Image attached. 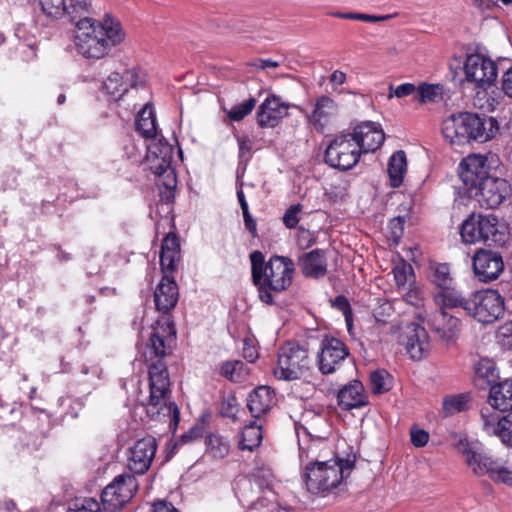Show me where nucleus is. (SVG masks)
I'll use <instances>...</instances> for the list:
<instances>
[{"label":"nucleus","instance_id":"nucleus-1","mask_svg":"<svg viewBox=\"0 0 512 512\" xmlns=\"http://www.w3.org/2000/svg\"><path fill=\"white\" fill-rule=\"evenodd\" d=\"M176 341L173 322L162 317L152 325L142 356L148 367L150 394L145 404L147 415L177 427L180 412L170 401V378L164 358L172 353Z\"/></svg>","mask_w":512,"mask_h":512},{"label":"nucleus","instance_id":"nucleus-2","mask_svg":"<svg viewBox=\"0 0 512 512\" xmlns=\"http://www.w3.org/2000/svg\"><path fill=\"white\" fill-rule=\"evenodd\" d=\"M76 26L74 43L76 50L85 58L101 59L125 39L121 22L106 14L101 20H94L87 14L73 22Z\"/></svg>","mask_w":512,"mask_h":512},{"label":"nucleus","instance_id":"nucleus-3","mask_svg":"<svg viewBox=\"0 0 512 512\" xmlns=\"http://www.w3.org/2000/svg\"><path fill=\"white\" fill-rule=\"evenodd\" d=\"M136 130L151 142L147 145L146 163L157 176V184L168 190L177 186L176 173L172 167L174 148L165 139L158 138L156 117L153 108L146 104L136 118Z\"/></svg>","mask_w":512,"mask_h":512},{"label":"nucleus","instance_id":"nucleus-4","mask_svg":"<svg viewBox=\"0 0 512 512\" xmlns=\"http://www.w3.org/2000/svg\"><path fill=\"white\" fill-rule=\"evenodd\" d=\"M250 260L252 278L258 287L260 300L273 304L272 292H282L291 285L295 272L294 262L289 257L274 255L265 263L260 251H253Z\"/></svg>","mask_w":512,"mask_h":512},{"label":"nucleus","instance_id":"nucleus-5","mask_svg":"<svg viewBox=\"0 0 512 512\" xmlns=\"http://www.w3.org/2000/svg\"><path fill=\"white\" fill-rule=\"evenodd\" d=\"M465 456L476 476H488L493 482L512 486V464L503 457L491 455L458 434H450V446Z\"/></svg>","mask_w":512,"mask_h":512},{"label":"nucleus","instance_id":"nucleus-6","mask_svg":"<svg viewBox=\"0 0 512 512\" xmlns=\"http://www.w3.org/2000/svg\"><path fill=\"white\" fill-rule=\"evenodd\" d=\"M355 455L332 458L316 466H305V484L312 494L326 495L339 487L354 468Z\"/></svg>","mask_w":512,"mask_h":512},{"label":"nucleus","instance_id":"nucleus-7","mask_svg":"<svg viewBox=\"0 0 512 512\" xmlns=\"http://www.w3.org/2000/svg\"><path fill=\"white\" fill-rule=\"evenodd\" d=\"M234 490L240 503L250 510L267 508V512H292L291 509L277 504L276 492L269 483L263 485L256 474L252 478H239Z\"/></svg>","mask_w":512,"mask_h":512},{"label":"nucleus","instance_id":"nucleus-8","mask_svg":"<svg viewBox=\"0 0 512 512\" xmlns=\"http://www.w3.org/2000/svg\"><path fill=\"white\" fill-rule=\"evenodd\" d=\"M465 243L483 241L488 245H504L508 239L507 226L494 214H472L460 230Z\"/></svg>","mask_w":512,"mask_h":512},{"label":"nucleus","instance_id":"nucleus-9","mask_svg":"<svg viewBox=\"0 0 512 512\" xmlns=\"http://www.w3.org/2000/svg\"><path fill=\"white\" fill-rule=\"evenodd\" d=\"M312 367L308 349L296 342H287L278 351L274 376L279 380L293 381L306 377Z\"/></svg>","mask_w":512,"mask_h":512},{"label":"nucleus","instance_id":"nucleus-10","mask_svg":"<svg viewBox=\"0 0 512 512\" xmlns=\"http://www.w3.org/2000/svg\"><path fill=\"white\" fill-rule=\"evenodd\" d=\"M450 120L458 142L475 140L483 143L493 138L498 129L497 121L492 117H480L470 112L452 115Z\"/></svg>","mask_w":512,"mask_h":512},{"label":"nucleus","instance_id":"nucleus-11","mask_svg":"<svg viewBox=\"0 0 512 512\" xmlns=\"http://www.w3.org/2000/svg\"><path fill=\"white\" fill-rule=\"evenodd\" d=\"M361 157L360 148L349 131L335 135L329 142L324 161L327 165L341 171H348L355 167Z\"/></svg>","mask_w":512,"mask_h":512},{"label":"nucleus","instance_id":"nucleus-12","mask_svg":"<svg viewBox=\"0 0 512 512\" xmlns=\"http://www.w3.org/2000/svg\"><path fill=\"white\" fill-rule=\"evenodd\" d=\"M138 490V481L132 474H121L108 484L101 494L105 510L117 512L134 497Z\"/></svg>","mask_w":512,"mask_h":512},{"label":"nucleus","instance_id":"nucleus-13","mask_svg":"<svg viewBox=\"0 0 512 512\" xmlns=\"http://www.w3.org/2000/svg\"><path fill=\"white\" fill-rule=\"evenodd\" d=\"M465 79L476 88L487 90L497 79V65L491 59L480 54H470L464 61Z\"/></svg>","mask_w":512,"mask_h":512},{"label":"nucleus","instance_id":"nucleus-14","mask_svg":"<svg viewBox=\"0 0 512 512\" xmlns=\"http://www.w3.org/2000/svg\"><path fill=\"white\" fill-rule=\"evenodd\" d=\"M504 314V301L496 290H482L473 294L470 315L478 322L490 324Z\"/></svg>","mask_w":512,"mask_h":512},{"label":"nucleus","instance_id":"nucleus-15","mask_svg":"<svg viewBox=\"0 0 512 512\" xmlns=\"http://www.w3.org/2000/svg\"><path fill=\"white\" fill-rule=\"evenodd\" d=\"M511 186L507 180L489 176L474 190L473 196L480 207L495 209L510 195Z\"/></svg>","mask_w":512,"mask_h":512},{"label":"nucleus","instance_id":"nucleus-16","mask_svg":"<svg viewBox=\"0 0 512 512\" xmlns=\"http://www.w3.org/2000/svg\"><path fill=\"white\" fill-rule=\"evenodd\" d=\"M457 171L460 180L470 193L490 176L488 159L481 154H470L464 157L459 163Z\"/></svg>","mask_w":512,"mask_h":512},{"label":"nucleus","instance_id":"nucleus-17","mask_svg":"<svg viewBox=\"0 0 512 512\" xmlns=\"http://www.w3.org/2000/svg\"><path fill=\"white\" fill-rule=\"evenodd\" d=\"M44 15L57 19L67 15L71 22L89 13V0H38Z\"/></svg>","mask_w":512,"mask_h":512},{"label":"nucleus","instance_id":"nucleus-18","mask_svg":"<svg viewBox=\"0 0 512 512\" xmlns=\"http://www.w3.org/2000/svg\"><path fill=\"white\" fill-rule=\"evenodd\" d=\"M473 270L481 282L497 279L504 270V261L499 252L480 249L473 256Z\"/></svg>","mask_w":512,"mask_h":512},{"label":"nucleus","instance_id":"nucleus-19","mask_svg":"<svg viewBox=\"0 0 512 512\" xmlns=\"http://www.w3.org/2000/svg\"><path fill=\"white\" fill-rule=\"evenodd\" d=\"M144 83L145 78L142 73L136 69H126L122 74L111 73L103 82V90L115 100H119L128 92L129 88H138Z\"/></svg>","mask_w":512,"mask_h":512},{"label":"nucleus","instance_id":"nucleus-20","mask_svg":"<svg viewBox=\"0 0 512 512\" xmlns=\"http://www.w3.org/2000/svg\"><path fill=\"white\" fill-rule=\"evenodd\" d=\"M346 345L334 337H325L321 341L320 352L318 354L319 370L323 374L335 372L340 363L348 356Z\"/></svg>","mask_w":512,"mask_h":512},{"label":"nucleus","instance_id":"nucleus-21","mask_svg":"<svg viewBox=\"0 0 512 512\" xmlns=\"http://www.w3.org/2000/svg\"><path fill=\"white\" fill-rule=\"evenodd\" d=\"M157 451L156 439L152 436L138 440L129 450L127 466L135 474H144L150 468Z\"/></svg>","mask_w":512,"mask_h":512},{"label":"nucleus","instance_id":"nucleus-22","mask_svg":"<svg viewBox=\"0 0 512 512\" xmlns=\"http://www.w3.org/2000/svg\"><path fill=\"white\" fill-rule=\"evenodd\" d=\"M291 107L276 95L268 96L259 106L256 117L257 123L262 128H274L288 115Z\"/></svg>","mask_w":512,"mask_h":512},{"label":"nucleus","instance_id":"nucleus-23","mask_svg":"<svg viewBox=\"0 0 512 512\" xmlns=\"http://www.w3.org/2000/svg\"><path fill=\"white\" fill-rule=\"evenodd\" d=\"M349 133L358 142L361 155L376 151L382 146L385 139L383 130L374 122H363Z\"/></svg>","mask_w":512,"mask_h":512},{"label":"nucleus","instance_id":"nucleus-24","mask_svg":"<svg viewBox=\"0 0 512 512\" xmlns=\"http://www.w3.org/2000/svg\"><path fill=\"white\" fill-rule=\"evenodd\" d=\"M172 274L173 273H163V277L154 291L156 309L163 313L172 310L179 299L178 285Z\"/></svg>","mask_w":512,"mask_h":512},{"label":"nucleus","instance_id":"nucleus-25","mask_svg":"<svg viewBox=\"0 0 512 512\" xmlns=\"http://www.w3.org/2000/svg\"><path fill=\"white\" fill-rule=\"evenodd\" d=\"M331 453L327 442L322 438L299 440V459L305 470V466H316L326 459Z\"/></svg>","mask_w":512,"mask_h":512},{"label":"nucleus","instance_id":"nucleus-26","mask_svg":"<svg viewBox=\"0 0 512 512\" xmlns=\"http://www.w3.org/2000/svg\"><path fill=\"white\" fill-rule=\"evenodd\" d=\"M403 343L412 359H422L429 348L428 334L425 328L417 323L408 324L403 333Z\"/></svg>","mask_w":512,"mask_h":512},{"label":"nucleus","instance_id":"nucleus-27","mask_svg":"<svg viewBox=\"0 0 512 512\" xmlns=\"http://www.w3.org/2000/svg\"><path fill=\"white\" fill-rule=\"evenodd\" d=\"M298 264L302 274L308 278L319 279L327 273V260L321 249L304 253L299 257Z\"/></svg>","mask_w":512,"mask_h":512},{"label":"nucleus","instance_id":"nucleus-28","mask_svg":"<svg viewBox=\"0 0 512 512\" xmlns=\"http://www.w3.org/2000/svg\"><path fill=\"white\" fill-rule=\"evenodd\" d=\"M338 404L343 410L365 406L368 402L363 384L354 380L344 385L337 394Z\"/></svg>","mask_w":512,"mask_h":512},{"label":"nucleus","instance_id":"nucleus-29","mask_svg":"<svg viewBox=\"0 0 512 512\" xmlns=\"http://www.w3.org/2000/svg\"><path fill=\"white\" fill-rule=\"evenodd\" d=\"M275 404V393L268 386H259L249 393L247 407L251 415L259 418Z\"/></svg>","mask_w":512,"mask_h":512},{"label":"nucleus","instance_id":"nucleus-30","mask_svg":"<svg viewBox=\"0 0 512 512\" xmlns=\"http://www.w3.org/2000/svg\"><path fill=\"white\" fill-rule=\"evenodd\" d=\"M336 113L337 104L335 101L328 96L322 95L317 98L309 119L314 128L322 132Z\"/></svg>","mask_w":512,"mask_h":512},{"label":"nucleus","instance_id":"nucleus-31","mask_svg":"<svg viewBox=\"0 0 512 512\" xmlns=\"http://www.w3.org/2000/svg\"><path fill=\"white\" fill-rule=\"evenodd\" d=\"M180 259L179 239L174 233H169L163 239L160 252V266L162 273H173Z\"/></svg>","mask_w":512,"mask_h":512},{"label":"nucleus","instance_id":"nucleus-32","mask_svg":"<svg viewBox=\"0 0 512 512\" xmlns=\"http://www.w3.org/2000/svg\"><path fill=\"white\" fill-rule=\"evenodd\" d=\"M430 275L432 283L436 286L434 301L440 307L441 314H446V301L448 300V265L446 263L431 266Z\"/></svg>","mask_w":512,"mask_h":512},{"label":"nucleus","instance_id":"nucleus-33","mask_svg":"<svg viewBox=\"0 0 512 512\" xmlns=\"http://www.w3.org/2000/svg\"><path fill=\"white\" fill-rule=\"evenodd\" d=\"M489 404L501 412L512 411V380L491 385Z\"/></svg>","mask_w":512,"mask_h":512},{"label":"nucleus","instance_id":"nucleus-34","mask_svg":"<svg viewBox=\"0 0 512 512\" xmlns=\"http://www.w3.org/2000/svg\"><path fill=\"white\" fill-rule=\"evenodd\" d=\"M387 172L391 187H400L407 172V157L403 150H398L390 156Z\"/></svg>","mask_w":512,"mask_h":512},{"label":"nucleus","instance_id":"nucleus-35","mask_svg":"<svg viewBox=\"0 0 512 512\" xmlns=\"http://www.w3.org/2000/svg\"><path fill=\"white\" fill-rule=\"evenodd\" d=\"M262 439L261 425L253 421L243 428L238 442V448L241 451L252 452L260 446Z\"/></svg>","mask_w":512,"mask_h":512},{"label":"nucleus","instance_id":"nucleus-36","mask_svg":"<svg viewBox=\"0 0 512 512\" xmlns=\"http://www.w3.org/2000/svg\"><path fill=\"white\" fill-rule=\"evenodd\" d=\"M444 94V85L422 82L418 85V95L414 99L420 104L438 103L443 100Z\"/></svg>","mask_w":512,"mask_h":512},{"label":"nucleus","instance_id":"nucleus-37","mask_svg":"<svg viewBox=\"0 0 512 512\" xmlns=\"http://www.w3.org/2000/svg\"><path fill=\"white\" fill-rule=\"evenodd\" d=\"M393 265V274L396 285L398 288L405 287L406 284H410L415 282V274L413 267L403 258L399 257L397 260H394Z\"/></svg>","mask_w":512,"mask_h":512},{"label":"nucleus","instance_id":"nucleus-38","mask_svg":"<svg viewBox=\"0 0 512 512\" xmlns=\"http://www.w3.org/2000/svg\"><path fill=\"white\" fill-rule=\"evenodd\" d=\"M249 373L247 365L239 360L228 361L221 366V374L234 382L244 381Z\"/></svg>","mask_w":512,"mask_h":512},{"label":"nucleus","instance_id":"nucleus-39","mask_svg":"<svg viewBox=\"0 0 512 512\" xmlns=\"http://www.w3.org/2000/svg\"><path fill=\"white\" fill-rule=\"evenodd\" d=\"M370 386L374 394H382L392 388V377L383 369L373 371L370 374Z\"/></svg>","mask_w":512,"mask_h":512},{"label":"nucleus","instance_id":"nucleus-40","mask_svg":"<svg viewBox=\"0 0 512 512\" xmlns=\"http://www.w3.org/2000/svg\"><path fill=\"white\" fill-rule=\"evenodd\" d=\"M207 451L212 457L222 459L228 455L230 445L226 438L220 435H209L206 439Z\"/></svg>","mask_w":512,"mask_h":512},{"label":"nucleus","instance_id":"nucleus-41","mask_svg":"<svg viewBox=\"0 0 512 512\" xmlns=\"http://www.w3.org/2000/svg\"><path fill=\"white\" fill-rule=\"evenodd\" d=\"M331 16H334L336 18L340 19H348V20H357V21H363V22H382L387 21L390 19L395 18L398 14H387V15H370L365 13H358V12H332L330 14Z\"/></svg>","mask_w":512,"mask_h":512},{"label":"nucleus","instance_id":"nucleus-42","mask_svg":"<svg viewBox=\"0 0 512 512\" xmlns=\"http://www.w3.org/2000/svg\"><path fill=\"white\" fill-rule=\"evenodd\" d=\"M512 415H508L506 417H502L501 423L491 424L488 426V434L498 436L501 441L505 444H512Z\"/></svg>","mask_w":512,"mask_h":512},{"label":"nucleus","instance_id":"nucleus-43","mask_svg":"<svg viewBox=\"0 0 512 512\" xmlns=\"http://www.w3.org/2000/svg\"><path fill=\"white\" fill-rule=\"evenodd\" d=\"M472 406V396L469 392L450 395V415L468 411Z\"/></svg>","mask_w":512,"mask_h":512},{"label":"nucleus","instance_id":"nucleus-44","mask_svg":"<svg viewBox=\"0 0 512 512\" xmlns=\"http://www.w3.org/2000/svg\"><path fill=\"white\" fill-rule=\"evenodd\" d=\"M68 512H101V509L94 498H76L69 504Z\"/></svg>","mask_w":512,"mask_h":512},{"label":"nucleus","instance_id":"nucleus-45","mask_svg":"<svg viewBox=\"0 0 512 512\" xmlns=\"http://www.w3.org/2000/svg\"><path fill=\"white\" fill-rule=\"evenodd\" d=\"M256 105L255 98H249L248 100L239 103L237 105H234L229 111H228V117L232 121H241L244 119L248 114L252 112Z\"/></svg>","mask_w":512,"mask_h":512},{"label":"nucleus","instance_id":"nucleus-46","mask_svg":"<svg viewBox=\"0 0 512 512\" xmlns=\"http://www.w3.org/2000/svg\"><path fill=\"white\" fill-rule=\"evenodd\" d=\"M472 303L473 298L467 299L462 295L461 292L455 290L454 288H450V309L461 308L465 311L467 315H470Z\"/></svg>","mask_w":512,"mask_h":512},{"label":"nucleus","instance_id":"nucleus-47","mask_svg":"<svg viewBox=\"0 0 512 512\" xmlns=\"http://www.w3.org/2000/svg\"><path fill=\"white\" fill-rule=\"evenodd\" d=\"M411 95H418V86L413 83H403L394 87L392 84L389 85L388 99L393 97L404 98Z\"/></svg>","mask_w":512,"mask_h":512},{"label":"nucleus","instance_id":"nucleus-48","mask_svg":"<svg viewBox=\"0 0 512 512\" xmlns=\"http://www.w3.org/2000/svg\"><path fill=\"white\" fill-rule=\"evenodd\" d=\"M476 375L479 378L486 379L488 384L493 382L497 378V372L493 362L481 360L476 367Z\"/></svg>","mask_w":512,"mask_h":512},{"label":"nucleus","instance_id":"nucleus-49","mask_svg":"<svg viewBox=\"0 0 512 512\" xmlns=\"http://www.w3.org/2000/svg\"><path fill=\"white\" fill-rule=\"evenodd\" d=\"M406 303L412 306H420L424 300L423 289L416 284V282L410 283L408 291L403 296Z\"/></svg>","mask_w":512,"mask_h":512},{"label":"nucleus","instance_id":"nucleus-50","mask_svg":"<svg viewBox=\"0 0 512 512\" xmlns=\"http://www.w3.org/2000/svg\"><path fill=\"white\" fill-rule=\"evenodd\" d=\"M301 211L302 205L300 204L292 205L286 210L283 216V223L287 228L292 229L296 227L300 220L299 214L301 213Z\"/></svg>","mask_w":512,"mask_h":512},{"label":"nucleus","instance_id":"nucleus-51","mask_svg":"<svg viewBox=\"0 0 512 512\" xmlns=\"http://www.w3.org/2000/svg\"><path fill=\"white\" fill-rule=\"evenodd\" d=\"M410 435L411 442L415 447H424L429 441V434L423 429L412 427Z\"/></svg>","mask_w":512,"mask_h":512},{"label":"nucleus","instance_id":"nucleus-52","mask_svg":"<svg viewBox=\"0 0 512 512\" xmlns=\"http://www.w3.org/2000/svg\"><path fill=\"white\" fill-rule=\"evenodd\" d=\"M501 90L505 96L512 98V66L508 68L502 75Z\"/></svg>","mask_w":512,"mask_h":512},{"label":"nucleus","instance_id":"nucleus-53","mask_svg":"<svg viewBox=\"0 0 512 512\" xmlns=\"http://www.w3.org/2000/svg\"><path fill=\"white\" fill-rule=\"evenodd\" d=\"M242 355L249 363L255 362L258 358L256 347L248 340L243 342Z\"/></svg>","mask_w":512,"mask_h":512},{"label":"nucleus","instance_id":"nucleus-54","mask_svg":"<svg viewBox=\"0 0 512 512\" xmlns=\"http://www.w3.org/2000/svg\"><path fill=\"white\" fill-rule=\"evenodd\" d=\"M200 436V431L197 428L190 429L188 432L181 435V437L175 442V448L194 441Z\"/></svg>","mask_w":512,"mask_h":512},{"label":"nucleus","instance_id":"nucleus-55","mask_svg":"<svg viewBox=\"0 0 512 512\" xmlns=\"http://www.w3.org/2000/svg\"><path fill=\"white\" fill-rule=\"evenodd\" d=\"M481 416L483 419V429L488 434V426L496 423L502 422V417L495 413H486L485 410L481 411Z\"/></svg>","mask_w":512,"mask_h":512},{"label":"nucleus","instance_id":"nucleus-56","mask_svg":"<svg viewBox=\"0 0 512 512\" xmlns=\"http://www.w3.org/2000/svg\"><path fill=\"white\" fill-rule=\"evenodd\" d=\"M238 411L235 398L228 399L222 404V414L226 417L235 418Z\"/></svg>","mask_w":512,"mask_h":512},{"label":"nucleus","instance_id":"nucleus-57","mask_svg":"<svg viewBox=\"0 0 512 512\" xmlns=\"http://www.w3.org/2000/svg\"><path fill=\"white\" fill-rule=\"evenodd\" d=\"M245 228L251 233L253 237L257 236V225L256 221L250 214L249 210L242 212Z\"/></svg>","mask_w":512,"mask_h":512},{"label":"nucleus","instance_id":"nucleus-58","mask_svg":"<svg viewBox=\"0 0 512 512\" xmlns=\"http://www.w3.org/2000/svg\"><path fill=\"white\" fill-rule=\"evenodd\" d=\"M496 336L501 340L512 337V321H508L501 325L497 330Z\"/></svg>","mask_w":512,"mask_h":512},{"label":"nucleus","instance_id":"nucleus-59","mask_svg":"<svg viewBox=\"0 0 512 512\" xmlns=\"http://www.w3.org/2000/svg\"><path fill=\"white\" fill-rule=\"evenodd\" d=\"M330 83L334 86H339V85H342L345 83L346 81V73H344L343 71L341 70H335L330 78Z\"/></svg>","mask_w":512,"mask_h":512},{"label":"nucleus","instance_id":"nucleus-60","mask_svg":"<svg viewBox=\"0 0 512 512\" xmlns=\"http://www.w3.org/2000/svg\"><path fill=\"white\" fill-rule=\"evenodd\" d=\"M238 146L240 157H244L251 150V141L248 137H240L238 138Z\"/></svg>","mask_w":512,"mask_h":512},{"label":"nucleus","instance_id":"nucleus-61","mask_svg":"<svg viewBox=\"0 0 512 512\" xmlns=\"http://www.w3.org/2000/svg\"><path fill=\"white\" fill-rule=\"evenodd\" d=\"M153 512H178V510L172 504L160 501L154 504Z\"/></svg>","mask_w":512,"mask_h":512},{"label":"nucleus","instance_id":"nucleus-62","mask_svg":"<svg viewBox=\"0 0 512 512\" xmlns=\"http://www.w3.org/2000/svg\"><path fill=\"white\" fill-rule=\"evenodd\" d=\"M279 66H280V63L273 59H259L258 60V68L263 69V70L267 69V68H277Z\"/></svg>","mask_w":512,"mask_h":512},{"label":"nucleus","instance_id":"nucleus-63","mask_svg":"<svg viewBox=\"0 0 512 512\" xmlns=\"http://www.w3.org/2000/svg\"><path fill=\"white\" fill-rule=\"evenodd\" d=\"M449 323H450V342H451L452 339L456 336L455 332L452 333V328L455 329L457 332H459L461 322L456 317L450 315Z\"/></svg>","mask_w":512,"mask_h":512},{"label":"nucleus","instance_id":"nucleus-64","mask_svg":"<svg viewBox=\"0 0 512 512\" xmlns=\"http://www.w3.org/2000/svg\"><path fill=\"white\" fill-rule=\"evenodd\" d=\"M237 198H238L239 204L241 206L242 212L249 210L248 203L246 201L244 192L242 190L237 191Z\"/></svg>","mask_w":512,"mask_h":512}]
</instances>
